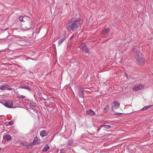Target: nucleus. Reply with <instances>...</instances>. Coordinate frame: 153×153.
<instances>
[{
    "label": "nucleus",
    "instance_id": "1",
    "mask_svg": "<svg viewBox=\"0 0 153 153\" xmlns=\"http://www.w3.org/2000/svg\"><path fill=\"white\" fill-rule=\"evenodd\" d=\"M82 23V21L80 19H77L69 22L67 25V28L68 30H75L77 28L81 26Z\"/></svg>",
    "mask_w": 153,
    "mask_h": 153
},
{
    "label": "nucleus",
    "instance_id": "2",
    "mask_svg": "<svg viewBox=\"0 0 153 153\" xmlns=\"http://www.w3.org/2000/svg\"><path fill=\"white\" fill-rule=\"evenodd\" d=\"M137 62L140 65H143L144 63V59L142 58V54L140 52L136 53L135 56Z\"/></svg>",
    "mask_w": 153,
    "mask_h": 153
},
{
    "label": "nucleus",
    "instance_id": "3",
    "mask_svg": "<svg viewBox=\"0 0 153 153\" xmlns=\"http://www.w3.org/2000/svg\"><path fill=\"white\" fill-rule=\"evenodd\" d=\"M1 103L5 106L8 108H11L12 107V106L13 105V103L10 100H7L4 103Z\"/></svg>",
    "mask_w": 153,
    "mask_h": 153
},
{
    "label": "nucleus",
    "instance_id": "4",
    "mask_svg": "<svg viewBox=\"0 0 153 153\" xmlns=\"http://www.w3.org/2000/svg\"><path fill=\"white\" fill-rule=\"evenodd\" d=\"M79 48L82 49L85 52L88 53H90L89 51L88 50L85 44L84 43H82L81 45L79 46Z\"/></svg>",
    "mask_w": 153,
    "mask_h": 153
},
{
    "label": "nucleus",
    "instance_id": "5",
    "mask_svg": "<svg viewBox=\"0 0 153 153\" xmlns=\"http://www.w3.org/2000/svg\"><path fill=\"white\" fill-rule=\"evenodd\" d=\"M114 105H112V108L113 110L118 108L120 107V103L117 101H114L113 102Z\"/></svg>",
    "mask_w": 153,
    "mask_h": 153
},
{
    "label": "nucleus",
    "instance_id": "6",
    "mask_svg": "<svg viewBox=\"0 0 153 153\" xmlns=\"http://www.w3.org/2000/svg\"><path fill=\"white\" fill-rule=\"evenodd\" d=\"M143 87V85H141L139 84H138L133 87L132 88V90L133 91H138L139 89L142 88Z\"/></svg>",
    "mask_w": 153,
    "mask_h": 153
},
{
    "label": "nucleus",
    "instance_id": "7",
    "mask_svg": "<svg viewBox=\"0 0 153 153\" xmlns=\"http://www.w3.org/2000/svg\"><path fill=\"white\" fill-rule=\"evenodd\" d=\"M9 86L7 84H5L3 85H1L0 86V89L1 90H5L6 89H8L9 90H11L12 88H9Z\"/></svg>",
    "mask_w": 153,
    "mask_h": 153
},
{
    "label": "nucleus",
    "instance_id": "8",
    "mask_svg": "<svg viewBox=\"0 0 153 153\" xmlns=\"http://www.w3.org/2000/svg\"><path fill=\"white\" fill-rule=\"evenodd\" d=\"M86 112L87 115L91 116H94L95 114V112L91 109L87 111Z\"/></svg>",
    "mask_w": 153,
    "mask_h": 153
},
{
    "label": "nucleus",
    "instance_id": "9",
    "mask_svg": "<svg viewBox=\"0 0 153 153\" xmlns=\"http://www.w3.org/2000/svg\"><path fill=\"white\" fill-rule=\"evenodd\" d=\"M65 39V35H63L61 38L58 42V45H60Z\"/></svg>",
    "mask_w": 153,
    "mask_h": 153
},
{
    "label": "nucleus",
    "instance_id": "10",
    "mask_svg": "<svg viewBox=\"0 0 153 153\" xmlns=\"http://www.w3.org/2000/svg\"><path fill=\"white\" fill-rule=\"evenodd\" d=\"M40 134L41 137H44L47 135V133L45 131L42 130L40 132Z\"/></svg>",
    "mask_w": 153,
    "mask_h": 153
},
{
    "label": "nucleus",
    "instance_id": "11",
    "mask_svg": "<svg viewBox=\"0 0 153 153\" xmlns=\"http://www.w3.org/2000/svg\"><path fill=\"white\" fill-rule=\"evenodd\" d=\"M4 139L7 141H10L11 140V136L9 134H6L4 136Z\"/></svg>",
    "mask_w": 153,
    "mask_h": 153
},
{
    "label": "nucleus",
    "instance_id": "12",
    "mask_svg": "<svg viewBox=\"0 0 153 153\" xmlns=\"http://www.w3.org/2000/svg\"><path fill=\"white\" fill-rule=\"evenodd\" d=\"M33 143L35 144H39L40 143V140H39L38 137H35L33 141Z\"/></svg>",
    "mask_w": 153,
    "mask_h": 153
},
{
    "label": "nucleus",
    "instance_id": "13",
    "mask_svg": "<svg viewBox=\"0 0 153 153\" xmlns=\"http://www.w3.org/2000/svg\"><path fill=\"white\" fill-rule=\"evenodd\" d=\"M109 31V29L108 28H106L104 29V30H103L102 33V35H105L106 34L108 33Z\"/></svg>",
    "mask_w": 153,
    "mask_h": 153
},
{
    "label": "nucleus",
    "instance_id": "14",
    "mask_svg": "<svg viewBox=\"0 0 153 153\" xmlns=\"http://www.w3.org/2000/svg\"><path fill=\"white\" fill-rule=\"evenodd\" d=\"M49 148L50 147L48 145H46L43 149L42 151L43 152H46L49 149Z\"/></svg>",
    "mask_w": 153,
    "mask_h": 153
},
{
    "label": "nucleus",
    "instance_id": "15",
    "mask_svg": "<svg viewBox=\"0 0 153 153\" xmlns=\"http://www.w3.org/2000/svg\"><path fill=\"white\" fill-rule=\"evenodd\" d=\"M109 110V106L108 105H106L103 111L104 112H107Z\"/></svg>",
    "mask_w": 153,
    "mask_h": 153
},
{
    "label": "nucleus",
    "instance_id": "16",
    "mask_svg": "<svg viewBox=\"0 0 153 153\" xmlns=\"http://www.w3.org/2000/svg\"><path fill=\"white\" fill-rule=\"evenodd\" d=\"M153 106V105H149L145 106L144 107H143V108H142L140 110H142L143 111V110H146V109H147L148 108H149Z\"/></svg>",
    "mask_w": 153,
    "mask_h": 153
},
{
    "label": "nucleus",
    "instance_id": "17",
    "mask_svg": "<svg viewBox=\"0 0 153 153\" xmlns=\"http://www.w3.org/2000/svg\"><path fill=\"white\" fill-rule=\"evenodd\" d=\"M102 127H103L106 129H109L111 128V126L110 125H102Z\"/></svg>",
    "mask_w": 153,
    "mask_h": 153
},
{
    "label": "nucleus",
    "instance_id": "18",
    "mask_svg": "<svg viewBox=\"0 0 153 153\" xmlns=\"http://www.w3.org/2000/svg\"><path fill=\"white\" fill-rule=\"evenodd\" d=\"M79 96L81 97H83L84 96L83 91H81L79 93Z\"/></svg>",
    "mask_w": 153,
    "mask_h": 153
},
{
    "label": "nucleus",
    "instance_id": "19",
    "mask_svg": "<svg viewBox=\"0 0 153 153\" xmlns=\"http://www.w3.org/2000/svg\"><path fill=\"white\" fill-rule=\"evenodd\" d=\"M73 142V140H69L68 143L67 144L68 146H71V144H72Z\"/></svg>",
    "mask_w": 153,
    "mask_h": 153
},
{
    "label": "nucleus",
    "instance_id": "20",
    "mask_svg": "<svg viewBox=\"0 0 153 153\" xmlns=\"http://www.w3.org/2000/svg\"><path fill=\"white\" fill-rule=\"evenodd\" d=\"M24 18V17L23 16H21L19 17V19L21 22L23 21V19Z\"/></svg>",
    "mask_w": 153,
    "mask_h": 153
},
{
    "label": "nucleus",
    "instance_id": "21",
    "mask_svg": "<svg viewBox=\"0 0 153 153\" xmlns=\"http://www.w3.org/2000/svg\"><path fill=\"white\" fill-rule=\"evenodd\" d=\"M30 105L31 106L33 107H35L36 105V104L33 102H30Z\"/></svg>",
    "mask_w": 153,
    "mask_h": 153
},
{
    "label": "nucleus",
    "instance_id": "22",
    "mask_svg": "<svg viewBox=\"0 0 153 153\" xmlns=\"http://www.w3.org/2000/svg\"><path fill=\"white\" fill-rule=\"evenodd\" d=\"M25 89L28 90L29 91H30L31 90V88L29 86H27Z\"/></svg>",
    "mask_w": 153,
    "mask_h": 153
},
{
    "label": "nucleus",
    "instance_id": "23",
    "mask_svg": "<svg viewBox=\"0 0 153 153\" xmlns=\"http://www.w3.org/2000/svg\"><path fill=\"white\" fill-rule=\"evenodd\" d=\"M27 86H25V85H21L20 87H19V88H23V89H25V88H26V87Z\"/></svg>",
    "mask_w": 153,
    "mask_h": 153
},
{
    "label": "nucleus",
    "instance_id": "24",
    "mask_svg": "<svg viewBox=\"0 0 153 153\" xmlns=\"http://www.w3.org/2000/svg\"><path fill=\"white\" fill-rule=\"evenodd\" d=\"M18 97L19 98L23 99V98H24L25 97V96L24 95H21L19 96Z\"/></svg>",
    "mask_w": 153,
    "mask_h": 153
},
{
    "label": "nucleus",
    "instance_id": "25",
    "mask_svg": "<svg viewBox=\"0 0 153 153\" xmlns=\"http://www.w3.org/2000/svg\"><path fill=\"white\" fill-rule=\"evenodd\" d=\"M13 123L14 122L12 120H11L9 122L8 124L9 125H11L13 124Z\"/></svg>",
    "mask_w": 153,
    "mask_h": 153
},
{
    "label": "nucleus",
    "instance_id": "26",
    "mask_svg": "<svg viewBox=\"0 0 153 153\" xmlns=\"http://www.w3.org/2000/svg\"><path fill=\"white\" fill-rule=\"evenodd\" d=\"M103 152V151L100 149L98 150L97 152V153H102Z\"/></svg>",
    "mask_w": 153,
    "mask_h": 153
},
{
    "label": "nucleus",
    "instance_id": "27",
    "mask_svg": "<svg viewBox=\"0 0 153 153\" xmlns=\"http://www.w3.org/2000/svg\"><path fill=\"white\" fill-rule=\"evenodd\" d=\"M60 153H63L64 152V149H62L60 150Z\"/></svg>",
    "mask_w": 153,
    "mask_h": 153
},
{
    "label": "nucleus",
    "instance_id": "28",
    "mask_svg": "<svg viewBox=\"0 0 153 153\" xmlns=\"http://www.w3.org/2000/svg\"><path fill=\"white\" fill-rule=\"evenodd\" d=\"M122 114L121 113H118L117 112V113H115V114L117 115V114Z\"/></svg>",
    "mask_w": 153,
    "mask_h": 153
},
{
    "label": "nucleus",
    "instance_id": "29",
    "mask_svg": "<svg viewBox=\"0 0 153 153\" xmlns=\"http://www.w3.org/2000/svg\"><path fill=\"white\" fill-rule=\"evenodd\" d=\"M125 75H126V77H127V78H128V75L127 74H126V73H125Z\"/></svg>",
    "mask_w": 153,
    "mask_h": 153
},
{
    "label": "nucleus",
    "instance_id": "30",
    "mask_svg": "<svg viewBox=\"0 0 153 153\" xmlns=\"http://www.w3.org/2000/svg\"><path fill=\"white\" fill-rule=\"evenodd\" d=\"M1 148H0V151H1Z\"/></svg>",
    "mask_w": 153,
    "mask_h": 153
},
{
    "label": "nucleus",
    "instance_id": "31",
    "mask_svg": "<svg viewBox=\"0 0 153 153\" xmlns=\"http://www.w3.org/2000/svg\"><path fill=\"white\" fill-rule=\"evenodd\" d=\"M135 1H137L138 0H134Z\"/></svg>",
    "mask_w": 153,
    "mask_h": 153
},
{
    "label": "nucleus",
    "instance_id": "32",
    "mask_svg": "<svg viewBox=\"0 0 153 153\" xmlns=\"http://www.w3.org/2000/svg\"><path fill=\"white\" fill-rule=\"evenodd\" d=\"M152 75H153V73H152Z\"/></svg>",
    "mask_w": 153,
    "mask_h": 153
}]
</instances>
